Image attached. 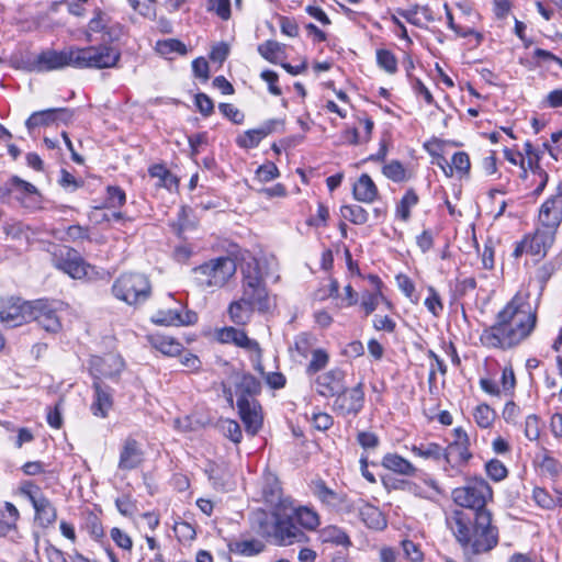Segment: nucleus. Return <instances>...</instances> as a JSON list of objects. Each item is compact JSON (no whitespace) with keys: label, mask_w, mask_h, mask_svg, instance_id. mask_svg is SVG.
Listing matches in <instances>:
<instances>
[{"label":"nucleus","mask_w":562,"mask_h":562,"mask_svg":"<svg viewBox=\"0 0 562 562\" xmlns=\"http://www.w3.org/2000/svg\"><path fill=\"white\" fill-rule=\"evenodd\" d=\"M156 50L161 55H168L171 53L184 55L187 53V47L179 40L168 38L164 41H158L156 43Z\"/></svg>","instance_id":"864d4df0"},{"label":"nucleus","mask_w":562,"mask_h":562,"mask_svg":"<svg viewBox=\"0 0 562 562\" xmlns=\"http://www.w3.org/2000/svg\"><path fill=\"white\" fill-rule=\"evenodd\" d=\"M255 310L252 305L244 302V299L239 297L229 304L227 312L234 324L246 325L250 322Z\"/></svg>","instance_id":"f704fd0d"},{"label":"nucleus","mask_w":562,"mask_h":562,"mask_svg":"<svg viewBox=\"0 0 562 562\" xmlns=\"http://www.w3.org/2000/svg\"><path fill=\"white\" fill-rule=\"evenodd\" d=\"M524 434L530 441H536L539 439L540 418L536 414H531L526 417Z\"/></svg>","instance_id":"4d7b16f0"},{"label":"nucleus","mask_w":562,"mask_h":562,"mask_svg":"<svg viewBox=\"0 0 562 562\" xmlns=\"http://www.w3.org/2000/svg\"><path fill=\"white\" fill-rule=\"evenodd\" d=\"M262 495L267 503L274 504L281 498V488L277 477L268 475L262 487Z\"/></svg>","instance_id":"603ef678"},{"label":"nucleus","mask_w":562,"mask_h":562,"mask_svg":"<svg viewBox=\"0 0 562 562\" xmlns=\"http://www.w3.org/2000/svg\"><path fill=\"white\" fill-rule=\"evenodd\" d=\"M266 546L258 539H244L234 542L231 546V551L243 557H254L263 552Z\"/></svg>","instance_id":"4c0bfd02"},{"label":"nucleus","mask_w":562,"mask_h":562,"mask_svg":"<svg viewBox=\"0 0 562 562\" xmlns=\"http://www.w3.org/2000/svg\"><path fill=\"white\" fill-rule=\"evenodd\" d=\"M487 475L495 482L503 481L508 475V470L505 464L497 460L492 459L485 464Z\"/></svg>","instance_id":"6e6d98bb"},{"label":"nucleus","mask_w":562,"mask_h":562,"mask_svg":"<svg viewBox=\"0 0 562 562\" xmlns=\"http://www.w3.org/2000/svg\"><path fill=\"white\" fill-rule=\"evenodd\" d=\"M540 467L551 475H559L562 472V464L549 453L543 454Z\"/></svg>","instance_id":"338daca9"},{"label":"nucleus","mask_w":562,"mask_h":562,"mask_svg":"<svg viewBox=\"0 0 562 562\" xmlns=\"http://www.w3.org/2000/svg\"><path fill=\"white\" fill-rule=\"evenodd\" d=\"M150 342L155 349L166 356H177L181 352L182 345L172 337L164 335H153Z\"/></svg>","instance_id":"58836bf2"},{"label":"nucleus","mask_w":562,"mask_h":562,"mask_svg":"<svg viewBox=\"0 0 562 562\" xmlns=\"http://www.w3.org/2000/svg\"><path fill=\"white\" fill-rule=\"evenodd\" d=\"M124 367L123 358L116 353H106L103 357L92 356L89 361L90 372L95 381H100L101 378L114 379Z\"/></svg>","instance_id":"f3484780"},{"label":"nucleus","mask_w":562,"mask_h":562,"mask_svg":"<svg viewBox=\"0 0 562 562\" xmlns=\"http://www.w3.org/2000/svg\"><path fill=\"white\" fill-rule=\"evenodd\" d=\"M241 299L252 305L258 312L266 313L272 307V301L268 293L260 262L251 259L243 268Z\"/></svg>","instance_id":"7ed1b4c3"},{"label":"nucleus","mask_w":562,"mask_h":562,"mask_svg":"<svg viewBox=\"0 0 562 562\" xmlns=\"http://www.w3.org/2000/svg\"><path fill=\"white\" fill-rule=\"evenodd\" d=\"M353 198L362 203L371 204L379 195L378 187L368 173H362L352 187Z\"/></svg>","instance_id":"c85d7f7f"},{"label":"nucleus","mask_w":562,"mask_h":562,"mask_svg":"<svg viewBox=\"0 0 562 562\" xmlns=\"http://www.w3.org/2000/svg\"><path fill=\"white\" fill-rule=\"evenodd\" d=\"M19 491L31 502L35 512V520L42 527H48L56 521L57 510L38 485L32 481H24L21 483Z\"/></svg>","instance_id":"6e6552de"},{"label":"nucleus","mask_w":562,"mask_h":562,"mask_svg":"<svg viewBox=\"0 0 562 562\" xmlns=\"http://www.w3.org/2000/svg\"><path fill=\"white\" fill-rule=\"evenodd\" d=\"M216 337L222 344H234L239 348L254 351L259 356L262 353L259 344L256 340L250 339L241 329H237L235 327H224L216 333Z\"/></svg>","instance_id":"b1692460"},{"label":"nucleus","mask_w":562,"mask_h":562,"mask_svg":"<svg viewBox=\"0 0 562 562\" xmlns=\"http://www.w3.org/2000/svg\"><path fill=\"white\" fill-rule=\"evenodd\" d=\"M401 544L404 551V555L409 562H423L424 554L415 542L406 539L403 540Z\"/></svg>","instance_id":"bf43d9fd"},{"label":"nucleus","mask_w":562,"mask_h":562,"mask_svg":"<svg viewBox=\"0 0 562 562\" xmlns=\"http://www.w3.org/2000/svg\"><path fill=\"white\" fill-rule=\"evenodd\" d=\"M345 376V372L338 368L319 374L315 380L316 392L324 397L336 396L346 386Z\"/></svg>","instance_id":"aec40b11"},{"label":"nucleus","mask_w":562,"mask_h":562,"mask_svg":"<svg viewBox=\"0 0 562 562\" xmlns=\"http://www.w3.org/2000/svg\"><path fill=\"white\" fill-rule=\"evenodd\" d=\"M557 232L537 224L533 234L526 236L528 254L543 258L555 240Z\"/></svg>","instance_id":"4be33fe9"},{"label":"nucleus","mask_w":562,"mask_h":562,"mask_svg":"<svg viewBox=\"0 0 562 562\" xmlns=\"http://www.w3.org/2000/svg\"><path fill=\"white\" fill-rule=\"evenodd\" d=\"M537 310L527 292H518L496 315L493 325L485 327L480 341L484 347L502 350L520 345L533 331Z\"/></svg>","instance_id":"f257e3e1"},{"label":"nucleus","mask_w":562,"mask_h":562,"mask_svg":"<svg viewBox=\"0 0 562 562\" xmlns=\"http://www.w3.org/2000/svg\"><path fill=\"white\" fill-rule=\"evenodd\" d=\"M419 198L413 189H408L396 205L395 215L403 222L411 217V210L417 205Z\"/></svg>","instance_id":"a19ab883"},{"label":"nucleus","mask_w":562,"mask_h":562,"mask_svg":"<svg viewBox=\"0 0 562 562\" xmlns=\"http://www.w3.org/2000/svg\"><path fill=\"white\" fill-rule=\"evenodd\" d=\"M353 505V512H358L361 521L368 528L373 530H383L386 527V518L378 507L363 499L355 502Z\"/></svg>","instance_id":"393cba45"},{"label":"nucleus","mask_w":562,"mask_h":562,"mask_svg":"<svg viewBox=\"0 0 562 562\" xmlns=\"http://www.w3.org/2000/svg\"><path fill=\"white\" fill-rule=\"evenodd\" d=\"M112 291L116 299L136 305L148 299L150 284L144 274L124 273L115 280Z\"/></svg>","instance_id":"0eeeda50"},{"label":"nucleus","mask_w":562,"mask_h":562,"mask_svg":"<svg viewBox=\"0 0 562 562\" xmlns=\"http://www.w3.org/2000/svg\"><path fill=\"white\" fill-rule=\"evenodd\" d=\"M210 11H214L221 19L228 20L231 16V0H209Z\"/></svg>","instance_id":"680f3d73"},{"label":"nucleus","mask_w":562,"mask_h":562,"mask_svg":"<svg viewBox=\"0 0 562 562\" xmlns=\"http://www.w3.org/2000/svg\"><path fill=\"white\" fill-rule=\"evenodd\" d=\"M224 435L229 438L233 442L238 443L241 440V429L238 423L235 420L226 419L222 424Z\"/></svg>","instance_id":"e2e57ef3"},{"label":"nucleus","mask_w":562,"mask_h":562,"mask_svg":"<svg viewBox=\"0 0 562 562\" xmlns=\"http://www.w3.org/2000/svg\"><path fill=\"white\" fill-rule=\"evenodd\" d=\"M277 513L278 509L273 512L271 515H269L265 510L255 512L251 517L252 530L260 537L273 541Z\"/></svg>","instance_id":"cd10ccee"},{"label":"nucleus","mask_w":562,"mask_h":562,"mask_svg":"<svg viewBox=\"0 0 562 562\" xmlns=\"http://www.w3.org/2000/svg\"><path fill=\"white\" fill-rule=\"evenodd\" d=\"M94 400L91 404L92 414L97 417L105 418L113 406V396L111 390L104 386L100 381L93 382Z\"/></svg>","instance_id":"bb28decb"},{"label":"nucleus","mask_w":562,"mask_h":562,"mask_svg":"<svg viewBox=\"0 0 562 562\" xmlns=\"http://www.w3.org/2000/svg\"><path fill=\"white\" fill-rule=\"evenodd\" d=\"M151 319L164 326L192 325L198 321V315L191 311L182 314L178 308H168L158 311Z\"/></svg>","instance_id":"a878e982"},{"label":"nucleus","mask_w":562,"mask_h":562,"mask_svg":"<svg viewBox=\"0 0 562 562\" xmlns=\"http://www.w3.org/2000/svg\"><path fill=\"white\" fill-rule=\"evenodd\" d=\"M236 393L238 397L254 398L255 395L261 391V383L250 373H237L236 374Z\"/></svg>","instance_id":"72a5a7b5"},{"label":"nucleus","mask_w":562,"mask_h":562,"mask_svg":"<svg viewBox=\"0 0 562 562\" xmlns=\"http://www.w3.org/2000/svg\"><path fill=\"white\" fill-rule=\"evenodd\" d=\"M451 162L456 171L460 175L468 173L471 167L469 155L464 151L456 153L452 156Z\"/></svg>","instance_id":"0e129e2a"},{"label":"nucleus","mask_w":562,"mask_h":562,"mask_svg":"<svg viewBox=\"0 0 562 562\" xmlns=\"http://www.w3.org/2000/svg\"><path fill=\"white\" fill-rule=\"evenodd\" d=\"M11 186L20 193L16 199L25 206L31 207L40 203V193L35 186L13 176L10 180Z\"/></svg>","instance_id":"7c9ffc66"},{"label":"nucleus","mask_w":562,"mask_h":562,"mask_svg":"<svg viewBox=\"0 0 562 562\" xmlns=\"http://www.w3.org/2000/svg\"><path fill=\"white\" fill-rule=\"evenodd\" d=\"M53 263L74 279H91L97 274L94 267L87 263L76 250L66 246L54 254Z\"/></svg>","instance_id":"1a4fd4ad"},{"label":"nucleus","mask_w":562,"mask_h":562,"mask_svg":"<svg viewBox=\"0 0 562 562\" xmlns=\"http://www.w3.org/2000/svg\"><path fill=\"white\" fill-rule=\"evenodd\" d=\"M92 33H102L105 42H115L123 35V26L114 22L109 13L97 8L93 10L92 18L88 22L86 38L90 42Z\"/></svg>","instance_id":"f8f14e48"},{"label":"nucleus","mask_w":562,"mask_h":562,"mask_svg":"<svg viewBox=\"0 0 562 562\" xmlns=\"http://www.w3.org/2000/svg\"><path fill=\"white\" fill-rule=\"evenodd\" d=\"M274 122L265 123L259 128L248 130L236 138V144L241 148H255L269 134L273 132Z\"/></svg>","instance_id":"2f4dec72"},{"label":"nucleus","mask_w":562,"mask_h":562,"mask_svg":"<svg viewBox=\"0 0 562 562\" xmlns=\"http://www.w3.org/2000/svg\"><path fill=\"white\" fill-rule=\"evenodd\" d=\"M492 498V487L482 477L469 479L463 486L452 491L453 502L460 507L474 510V515L487 510L486 503Z\"/></svg>","instance_id":"39448f33"},{"label":"nucleus","mask_w":562,"mask_h":562,"mask_svg":"<svg viewBox=\"0 0 562 562\" xmlns=\"http://www.w3.org/2000/svg\"><path fill=\"white\" fill-rule=\"evenodd\" d=\"M142 462V453L137 442L134 439H127L121 451L119 468L122 470H132Z\"/></svg>","instance_id":"473e14b6"},{"label":"nucleus","mask_w":562,"mask_h":562,"mask_svg":"<svg viewBox=\"0 0 562 562\" xmlns=\"http://www.w3.org/2000/svg\"><path fill=\"white\" fill-rule=\"evenodd\" d=\"M329 362V353L323 348H315L311 352V360L306 367V374L313 375L325 369Z\"/></svg>","instance_id":"49530a36"},{"label":"nucleus","mask_w":562,"mask_h":562,"mask_svg":"<svg viewBox=\"0 0 562 562\" xmlns=\"http://www.w3.org/2000/svg\"><path fill=\"white\" fill-rule=\"evenodd\" d=\"M369 280L370 282L372 283V285L374 286V291L372 292H369V291H364L362 292L361 294V307L363 308L364 311V314L368 316L370 315L371 313H373L379 303L381 301H384L387 303L385 296L383 295L382 293V281L381 279L378 277V276H374V274H370L369 276Z\"/></svg>","instance_id":"c756f323"},{"label":"nucleus","mask_w":562,"mask_h":562,"mask_svg":"<svg viewBox=\"0 0 562 562\" xmlns=\"http://www.w3.org/2000/svg\"><path fill=\"white\" fill-rule=\"evenodd\" d=\"M258 53L269 63L277 64L284 55V45L277 41L268 40L258 46Z\"/></svg>","instance_id":"37998d69"},{"label":"nucleus","mask_w":562,"mask_h":562,"mask_svg":"<svg viewBox=\"0 0 562 562\" xmlns=\"http://www.w3.org/2000/svg\"><path fill=\"white\" fill-rule=\"evenodd\" d=\"M382 173L394 182H403L407 180V171L398 160H391L382 168Z\"/></svg>","instance_id":"8fccbe9b"},{"label":"nucleus","mask_w":562,"mask_h":562,"mask_svg":"<svg viewBox=\"0 0 562 562\" xmlns=\"http://www.w3.org/2000/svg\"><path fill=\"white\" fill-rule=\"evenodd\" d=\"M562 223V182L559 183L557 192L549 196L540 206L538 213V223L542 227H548L558 232Z\"/></svg>","instance_id":"4468645a"},{"label":"nucleus","mask_w":562,"mask_h":562,"mask_svg":"<svg viewBox=\"0 0 562 562\" xmlns=\"http://www.w3.org/2000/svg\"><path fill=\"white\" fill-rule=\"evenodd\" d=\"M319 536L323 542L342 547H349L351 544L350 538L346 531L337 526H327L323 528Z\"/></svg>","instance_id":"ea45409f"},{"label":"nucleus","mask_w":562,"mask_h":562,"mask_svg":"<svg viewBox=\"0 0 562 562\" xmlns=\"http://www.w3.org/2000/svg\"><path fill=\"white\" fill-rule=\"evenodd\" d=\"M235 272L236 263L229 257L212 259L193 269L194 281L202 290L224 286Z\"/></svg>","instance_id":"20e7f679"},{"label":"nucleus","mask_w":562,"mask_h":562,"mask_svg":"<svg viewBox=\"0 0 562 562\" xmlns=\"http://www.w3.org/2000/svg\"><path fill=\"white\" fill-rule=\"evenodd\" d=\"M106 204L110 207H121L125 204L126 195L120 187L110 186L106 189Z\"/></svg>","instance_id":"13d9d810"},{"label":"nucleus","mask_w":562,"mask_h":562,"mask_svg":"<svg viewBox=\"0 0 562 562\" xmlns=\"http://www.w3.org/2000/svg\"><path fill=\"white\" fill-rule=\"evenodd\" d=\"M72 119V112L65 108L47 109L31 114L25 125L29 131L38 126H48L57 122L68 123Z\"/></svg>","instance_id":"5701e85b"},{"label":"nucleus","mask_w":562,"mask_h":562,"mask_svg":"<svg viewBox=\"0 0 562 562\" xmlns=\"http://www.w3.org/2000/svg\"><path fill=\"white\" fill-rule=\"evenodd\" d=\"M20 517L18 508L10 502L4 503V507L0 510V532L7 533L15 528Z\"/></svg>","instance_id":"79ce46f5"},{"label":"nucleus","mask_w":562,"mask_h":562,"mask_svg":"<svg viewBox=\"0 0 562 562\" xmlns=\"http://www.w3.org/2000/svg\"><path fill=\"white\" fill-rule=\"evenodd\" d=\"M111 538L123 550L130 551L133 547L132 538L117 527L111 529Z\"/></svg>","instance_id":"69168bd1"},{"label":"nucleus","mask_w":562,"mask_h":562,"mask_svg":"<svg viewBox=\"0 0 562 562\" xmlns=\"http://www.w3.org/2000/svg\"><path fill=\"white\" fill-rule=\"evenodd\" d=\"M376 63L380 68L389 74H394L397 70V60L394 54L389 49L376 50Z\"/></svg>","instance_id":"5fc2aeb1"},{"label":"nucleus","mask_w":562,"mask_h":562,"mask_svg":"<svg viewBox=\"0 0 562 562\" xmlns=\"http://www.w3.org/2000/svg\"><path fill=\"white\" fill-rule=\"evenodd\" d=\"M286 502L288 499L281 502L283 506V513L280 510L277 513L273 542L278 546H290L303 537V532L293 522L294 518L292 514L286 513Z\"/></svg>","instance_id":"2eb2a0df"},{"label":"nucleus","mask_w":562,"mask_h":562,"mask_svg":"<svg viewBox=\"0 0 562 562\" xmlns=\"http://www.w3.org/2000/svg\"><path fill=\"white\" fill-rule=\"evenodd\" d=\"M279 175V169L273 162L265 164L260 166L256 171V176L261 182H269L278 178Z\"/></svg>","instance_id":"052dcab7"},{"label":"nucleus","mask_w":562,"mask_h":562,"mask_svg":"<svg viewBox=\"0 0 562 562\" xmlns=\"http://www.w3.org/2000/svg\"><path fill=\"white\" fill-rule=\"evenodd\" d=\"M36 322L44 330L57 333L61 328L60 317L57 307L47 300L29 302L27 322Z\"/></svg>","instance_id":"9d476101"},{"label":"nucleus","mask_w":562,"mask_h":562,"mask_svg":"<svg viewBox=\"0 0 562 562\" xmlns=\"http://www.w3.org/2000/svg\"><path fill=\"white\" fill-rule=\"evenodd\" d=\"M473 417L481 428H488L495 419V412L487 404H480L475 407Z\"/></svg>","instance_id":"3c124183"},{"label":"nucleus","mask_w":562,"mask_h":562,"mask_svg":"<svg viewBox=\"0 0 562 562\" xmlns=\"http://www.w3.org/2000/svg\"><path fill=\"white\" fill-rule=\"evenodd\" d=\"M532 498L542 508L550 509L554 506L553 498L544 488H533Z\"/></svg>","instance_id":"774afa93"},{"label":"nucleus","mask_w":562,"mask_h":562,"mask_svg":"<svg viewBox=\"0 0 562 562\" xmlns=\"http://www.w3.org/2000/svg\"><path fill=\"white\" fill-rule=\"evenodd\" d=\"M150 177L158 179V184L168 189L177 184L176 177L162 165H154L148 169Z\"/></svg>","instance_id":"09e8293b"},{"label":"nucleus","mask_w":562,"mask_h":562,"mask_svg":"<svg viewBox=\"0 0 562 562\" xmlns=\"http://www.w3.org/2000/svg\"><path fill=\"white\" fill-rule=\"evenodd\" d=\"M29 302L19 299H0V322L11 326H20L27 322Z\"/></svg>","instance_id":"6ab92c4d"},{"label":"nucleus","mask_w":562,"mask_h":562,"mask_svg":"<svg viewBox=\"0 0 562 562\" xmlns=\"http://www.w3.org/2000/svg\"><path fill=\"white\" fill-rule=\"evenodd\" d=\"M470 439L461 427L453 429V440L443 449V459L451 468L464 465L472 458Z\"/></svg>","instance_id":"ddd939ff"},{"label":"nucleus","mask_w":562,"mask_h":562,"mask_svg":"<svg viewBox=\"0 0 562 562\" xmlns=\"http://www.w3.org/2000/svg\"><path fill=\"white\" fill-rule=\"evenodd\" d=\"M363 387L364 385L362 382H359L356 386L349 390L345 386L344 391L335 396L334 411L342 416L358 414L362 409L364 403Z\"/></svg>","instance_id":"dca6fc26"},{"label":"nucleus","mask_w":562,"mask_h":562,"mask_svg":"<svg viewBox=\"0 0 562 562\" xmlns=\"http://www.w3.org/2000/svg\"><path fill=\"white\" fill-rule=\"evenodd\" d=\"M313 494L324 505L340 512L342 514H350L353 512V502H351L347 494L338 493L329 488L324 481H316L313 483Z\"/></svg>","instance_id":"a211bd4d"},{"label":"nucleus","mask_w":562,"mask_h":562,"mask_svg":"<svg viewBox=\"0 0 562 562\" xmlns=\"http://www.w3.org/2000/svg\"><path fill=\"white\" fill-rule=\"evenodd\" d=\"M68 66L75 67L74 47L60 52L46 49L30 61V69L35 72H47Z\"/></svg>","instance_id":"9b49d317"},{"label":"nucleus","mask_w":562,"mask_h":562,"mask_svg":"<svg viewBox=\"0 0 562 562\" xmlns=\"http://www.w3.org/2000/svg\"><path fill=\"white\" fill-rule=\"evenodd\" d=\"M121 58V52L109 45L74 47L75 68H112Z\"/></svg>","instance_id":"423d86ee"},{"label":"nucleus","mask_w":562,"mask_h":562,"mask_svg":"<svg viewBox=\"0 0 562 562\" xmlns=\"http://www.w3.org/2000/svg\"><path fill=\"white\" fill-rule=\"evenodd\" d=\"M490 510H481L472 519L463 510H454L447 525L465 553L490 552L498 543V528L493 525Z\"/></svg>","instance_id":"f03ea898"},{"label":"nucleus","mask_w":562,"mask_h":562,"mask_svg":"<svg viewBox=\"0 0 562 562\" xmlns=\"http://www.w3.org/2000/svg\"><path fill=\"white\" fill-rule=\"evenodd\" d=\"M317 339L308 333H301L294 338L293 348L303 358H307L316 348Z\"/></svg>","instance_id":"de8ad7c7"},{"label":"nucleus","mask_w":562,"mask_h":562,"mask_svg":"<svg viewBox=\"0 0 562 562\" xmlns=\"http://www.w3.org/2000/svg\"><path fill=\"white\" fill-rule=\"evenodd\" d=\"M293 518L306 530H316L321 525V517L316 510L308 506H297L291 509Z\"/></svg>","instance_id":"c9c22d12"},{"label":"nucleus","mask_w":562,"mask_h":562,"mask_svg":"<svg viewBox=\"0 0 562 562\" xmlns=\"http://www.w3.org/2000/svg\"><path fill=\"white\" fill-rule=\"evenodd\" d=\"M340 213L345 220L356 225H363L369 220V213L358 204L344 205Z\"/></svg>","instance_id":"a18cd8bd"},{"label":"nucleus","mask_w":562,"mask_h":562,"mask_svg":"<svg viewBox=\"0 0 562 562\" xmlns=\"http://www.w3.org/2000/svg\"><path fill=\"white\" fill-rule=\"evenodd\" d=\"M382 465L402 475H414L416 468L405 458L396 453H387L382 459Z\"/></svg>","instance_id":"e433bc0d"},{"label":"nucleus","mask_w":562,"mask_h":562,"mask_svg":"<svg viewBox=\"0 0 562 562\" xmlns=\"http://www.w3.org/2000/svg\"><path fill=\"white\" fill-rule=\"evenodd\" d=\"M414 456L438 461L443 458V448L436 442H426L420 445H414L412 447Z\"/></svg>","instance_id":"c03bdc74"},{"label":"nucleus","mask_w":562,"mask_h":562,"mask_svg":"<svg viewBox=\"0 0 562 562\" xmlns=\"http://www.w3.org/2000/svg\"><path fill=\"white\" fill-rule=\"evenodd\" d=\"M237 407L247 431L255 435L262 425L260 405L255 398L243 396L237 398Z\"/></svg>","instance_id":"412c9836"}]
</instances>
